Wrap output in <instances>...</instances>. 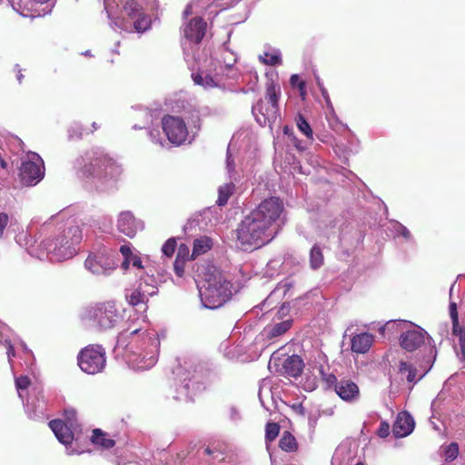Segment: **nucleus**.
<instances>
[{
    "label": "nucleus",
    "instance_id": "1",
    "mask_svg": "<svg viewBox=\"0 0 465 465\" xmlns=\"http://www.w3.org/2000/svg\"><path fill=\"white\" fill-rule=\"evenodd\" d=\"M165 332H158L145 325L132 320L120 331L116 338V348L123 350L128 358L131 367L137 371H146L158 361L161 339Z\"/></svg>",
    "mask_w": 465,
    "mask_h": 465
},
{
    "label": "nucleus",
    "instance_id": "2",
    "mask_svg": "<svg viewBox=\"0 0 465 465\" xmlns=\"http://www.w3.org/2000/svg\"><path fill=\"white\" fill-rule=\"evenodd\" d=\"M283 210L282 200L271 196L244 216L236 229V239L242 249H256L271 242L274 237L272 226Z\"/></svg>",
    "mask_w": 465,
    "mask_h": 465
},
{
    "label": "nucleus",
    "instance_id": "3",
    "mask_svg": "<svg viewBox=\"0 0 465 465\" xmlns=\"http://www.w3.org/2000/svg\"><path fill=\"white\" fill-rule=\"evenodd\" d=\"M123 168L104 152H94L79 170V176L98 187H113L121 180Z\"/></svg>",
    "mask_w": 465,
    "mask_h": 465
},
{
    "label": "nucleus",
    "instance_id": "4",
    "mask_svg": "<svg viewBox=\"0 0 465 465\" xmlns=\"http://www.w3.org/2000/svg\"><path fill=\"white\" fill-rule=\"evenodd\" d=\"M124 310L113 301L99 302L84 308L80 318L83 322L101 331L117 327L124 320Z\"/></svg>",
    "mask_w": 465,
    "mask_h": 465
},
{
    "label": "nucleus",
    "instance_id": "5",
    "mask_svg": "<svg viewBox=\"0 0 465 465\" xmlns=\"http://www.w3.org/2000/svg\"><path fill=\"white\" fill-rule=\"evenodd\" d=\"M63 416L64 419L49 421V428L56 439L65 446L68 455L83 453L84 450H77L72 446L73 441L77 439L81 431L76 411L74 408H65Z\"/></svg>",
    "mask_w": 465,
    "mask_h": 465
},
{
    "label": "nucleus",
    "instance_id": "6",
    "mask_svg": "<svg viewBox=\"0 0 465 465\" xmlns=\"http://www.w3.org/2000/svg\"><path fill=\"white\" fill-rule=\"evenodd\" d=\"M279 94L280 87L273 82H271L266 85L264 99H260L252 106V114L260 125L265 126L277 120Z\"/></svg>",
    "mask_w": 465,
    "mask_h": 465
},
{
    "label": "nucleus",
    "instance_id": "7",
    "mask_svg": "<svg viewBox=\"0 0 465 465\" xmlns=\"http://www.w3.org/2000/svg\"><path fill=\"white\" fill-rule=\"evenodd\" d=\"M106 364L105 351L101 345L91 344L81 350L78 365L87 374L101 372Z\"/></svg>",
    "mask_w": 465,
    "mask_h": 465
},
{
    "label": "nucleus",
    "instance_id": "8",
    "mask_svg": "<svg viewBox=\"0 0 465 465\" xmlns=\"http://www.w3.org/2000/svg\"><path fill=\"white\" fill-rule=\"evenodd\" d=\"M82 239V232L78 226H71L64 230L63 233L57 236L50 247L53 246V252L58 259H68L75 253V245H77Z\"/></svg>",
    "mask_w": 465,
    "mask_h": 465
},
{
    "label": "nucleus",
    "instance_id": "9",
    "mask_svg": "<svg viewBox=\"0 0 465 465\" xmlns=\"http://www.w3.org/2000/svg\"><path fill=\"white\" fill-rule=\"evenodd\" d=\"M162 128L168 141L174 145H182L188 139L187 125L179 116L164 115L162 118Z\"/></svg>",
    "mask_w": 465,
    "mask_h": 465
},
{
    "label": "nucleus",
    "instance_id": "10",
    "mask_svg": "<svg viewBox=\"0 0 465 465\" xmlns=\"http://www.w3.org/2000/svg\"><path fill=\"white\" fill-rule=\"evenodd\" d=\"M18 175L23 185L37 184L45 176L44 161L37 153H34L32 160L22 163Z\"/></svg>",
    "mask_w": 465,
    "mask_h": 465
},
{
    "label": "nucleus",
    "instance_id": "11",
    "mask_svg": "<svg viewBox=\"0 0 465 465\" xmlns=\"http://www.w3.org/2000/svg\"><path fill=\"white\" fill-rule=\"evenodd\" d=\"M199 291H230L232 283L215 267L208 266L196 280Z\"/></svg>",
    "mask_w": 465,
    "mask_h": 465
},
{
    "label": "nucleus",
    "instance_id": "12",
    "mask_svg": "<svg viewBox=\"0 0 465 465\" xmlns=\"http://www.w3.org/2000/svg\"><path fill=\"white\" fill-rule=\"evenodd\" d=\"M124 14L134 20V28L137 33H143L151 27V18L135 0H126L123 5Z\"/></svg>",
    "mask_w": 465,
    "mask_h": 465
},
{
    "label": "nucleus",
    "instance_id": "13",
    "mask_svg": "<svg viewBox=\"0 0 465 465\" xmlns=\"http://www.w3.org/2000/svg\"><path fill=\"white\" fill-rule=\"evenodd\" d=\"M428 333L420 326L411 322L400 336V344L407 351H413L425 344Z\"/></svg>",
    "mask_w": 465,
    "mask_h": 465
},
{
    "label": "nucleus",
    "instance_id": "14",
    "mask_svg": "<svg viewBox=\"0 0 465 465\" xmlns=\"http://www.w3.org/2000/svg\"><path fill=\"white\" fill-rule=\"evenodd\" d=\"M85 268L94 274H109L114 266L112 261L103 253H91L84 262Z\"/></svg>",
    "mask_w": 465,
    "mask_h": 465
},
{
    "label": "nucleus",
    "instance_id": "15",
    "mask_svg": "<svg viewBox=\"0 0 465 465\" xmlns=\"http://www.w3.org/2000/svg\"><path fill=\"white\" fill-rule=\"evenodd\" d=\"M125 300L130 306L139 314L136 322L148 325L146 312L148 310V298L144 292H130L125 295Z\"/></svg>",
    "mask_w": 465,
    "mask_h": 465
},
{
    "label": "nucleus",
    "instance_id": "16",
    "mask_svg": "<svg viewBox=\"0 0 465 465\" xmlns=\"http://www.w3.org/2000/svg\"><path fill=\"white\" fill-rule=\"evenodd\" d=\"M335 392L339 397L347 402H355L360 399V389L351 380L341 379L335 384Z\"/></svg>",
    "mask_w": 465,
    "mask_h": 465
},
{
    "label": "nucleus",
    "instance_id": "17",
    "mask_svg": "<svg viewBox=\"0 0 465 465\" xmlns=\"http://www.w3.org/2000/svg\"><path fill=\"white\" fill-rule=\"evenodd\" d=\"M206 23L201 17L192 18L183 29V35L191 42L199 44L206 32Z\"/></svg>",
    "mask_w": 465,
    "mask_h": 465
},
{
    "label": "nucleus",
    "instance_id": "18",
    "mask_svg": "<svg viewBox=\"0 0 465 465\" xmlns=\"http://www.w3.org/2000/svg\"><path fill=\"white\" fill-rule=\"evenodd\" d=\"M414 426L415 422L412 416L407 411H401L396 418L392 432L396 438H403L412 432Z\"/></svg>",
    "mask_w": 465,
    "mask_h": 465
},
{
    "label": "nucleus",
    "instance_id": "19",
    "mask_svg": "<svg viewBox=\"0 0 465 465\" xmlns=\"http://www.w3.org/2000/svg\"><path fill=\"white\" fill-rule=\"evenodd\" d=\"M202 306L215 310L222 307L232 298V292H199Z\"/></svg>",
    "mask_w": 465,
    "mask_h": 465
},
{
    "label": "nucleus",
    "instance_id": "20",
    "mask_svg": "<svg viewBox=\"0 0 465 465\" xmlns=\"http://www.w3.org/2000/svg\"><path fill=\"white\" fill-rule=\"evenodd\" d=\"M180 381L181 384L176 388V394L173 398L177 401H192L196 392L201 390V385L188 377L180 379Z\"/></svg>",
    "mask_w": 465,
    "mask_h": 465
},
{
    "label": "nucleus",
    "instance_id": "21",
    "mask_svg": "<svg viewBox=\"0 0 465 465\" xmlns=\"http://www.w3.org/2000/svg\"><path fill=\"white\" fill-rule=\"evenodd\" d=\"M138 226L139 223L131 212L126 211L120 213L117 221V228L120 232L133 238L137 232Z\"/></svg>",
    "mask_w": 465,
    "mask_h": 465
},
{
    "label": "nucleus",
    "instance_id": "22",
    "mask_svg": "<svg viewBox=\"0 0 465 465\" xmlns=\"http://www.w3.org/2000/svg\"><path fill=\"white\" fill-rule=\"evenodd\" d=\"M292 319L288 318L280 320L278 322L273 320L271 324H268L262 331V336L267 340H273L287 332L292 326Z\"/></svg>",
    "mask_w": 465,
    "mask_h": 465
},
{
    "label": "nucleus",
    "instance_id": "23",
    "mask_svg": "<svg viewBox=\"0 0 465 465\" xmlns=\"http://www.w3.org/2000/svg\"><path fill=\"white\" fill-rule=\"evenodd\" d=\"M450 316L452 322V332L459 337L461 359L465 361V329L459 325L457 303L452 301L450 302Z\"/></svg>",
    "mask_w": 465,
    "mask_h": 465
},
{
    "label": "nucleus",
    "instance_id": "24",
    "mask_svg": "<svg viewBox=\"0 0 465 465\" xmlns=\"http://www.w3.org/2000/svg\"><path fill=\"white\" fill-rule=\"evenodd\" d=\"M374 336L369 332L354 335L351 341V348L353 352L366 353L371 347Z\"/></svg>",
    "mask_w": 465,
    "mask_h": 465
},
{
    "label": "nucleus",
    "instance_id": "25",
    "mask_svg": "<svg viewBox=\"0 0 465 465\" xmlns=\"http://www.w3.org/2000/svg\"><path fill=\"white\" fill-rule=\"evenodd\" d=\"M411 327V322L403 320H391L378 328L380 334L386 335L401 334L407 327Z\"/></svg>",
    "mask_w": 465,
    "mask_h": 465
},
{
    "label": "nucleus",
    "instance_id": "26",
    "mask_svg": "<svg viewBox=\"0 0 465 465\" xmlns=\"http://www.w3.org/2000/svg\"><path fill=\"white\" fill-rule=\"evenodd\" d=\"M303 361L298 355H292L286 358L282 364L281 372L290 377L296 378L299 376L303 369Z\"/></svg>",
    "mask_w": 465,
    "mask_h": 465
},
{
    "label": "nucleus",
    "instance_id": "27",
    "mask_svg": "<svg viewBox=\"0 0 465 465\" xmlns=\"http://www.w3.org/2000/svg\"><path fill=\"white\" fill-rule=\"evenodd\" d=\"M25 408L30 419L40 420L44 419L45 417V413L46 411V403L43 398L37 399V403H35L34 400H27Z\"/></svg>",
    "mask_w": 465,
    "mask_h": 465
},
{
    "label": "nucleus",
    "instance_id": "28",
    "mask_svg": "<svg viewBox=\"0 0 465 465\" xmlns=\"http://www.w3.org/2000/svg\"><path fill=\"white\" fill-rule=\"evenodd\" d=\"M212 246L213 241L211 238L207 236H203L201 238L195 239L193 241V247L191 258L195 259L196 257L206 253L208 251L212 249Z\"/></svg>",
    "mask_w": 465,
    "mask_h": 465
},
{
    "label": "nucleus",
    "instance_id": "29",
    "mask_svg": "<svg viewBox=\"0 0 465 465\" xmlns=\"http://www.w3.org/2000/svg\"><path fill=\"white\" fill-rule=\"evenodd\" d=\"M234 188L235 186L232 182L221 185L218 189V199L216 201L217 205H225L229 198L232 195Z\"/></svg>",
    "mask_w": 465,
    "mask_h": 465
},
{
    "label": "nucleus",
    "instance_id": "30",
    "mask_svg": "<svg viewBox=\"0 0 465 465\" xmlns=\"http://www.w3.org/2000/svg\"><path fill=\"white\" fill-rule=\"evenodd\" d=\"M279 446L282 450L287 452L295 451L298 448L295 438L287 430L283 431L280 439Z\"/></svg>",
    "mask_w": 465,
    "mask_h": 465
},
{
    "label": "nucleus",
    "instance_id": "31",
    "mask_svg": "<svg viewBox=\"0 0 465 465\" xmlns=\"http://www.w3.org/2000/svg\"><path fill=\"white\" fill-rule=\"evenodd\" d=\"M91 440L94 444L102 446L104 449H110L114 446V440L105 437V434L99 429L93 430Z\"/></svg>",
    "mask_w": 465,
    "mask_h": 465
},
{
    "label": "nucleus",
    "instance_id": "32",
    "mask_svg": "<svg viewBox=\"0 0 465 465\" xmlns=\"http://www.w3.org/2000/svg\"><path fill=\"white\" fill-rule=\"evenodd\" d=\"M323 254L321 248L314 245L310 252V262L313 269H318L323 264Z\"/></svg>",
    "mask_w": 465,
    "mask_h": 465
},
{
    "label": "nucleus",
    "instance_id": "33",
    "mask_svg": "<svg viewBox=\"0 0 465 465\" xmlns=\"http://www.w3.org/2000/svg\"><path fill=\"white\" fill-rule=\"evenodd\" d=\"M296 125L299 131L303 134L308 139H312L313 132L311 128L310 124L307 122L305 117L299 114L296 117Z\"/></svg>",
    "mask_w": 465,
    "mask_h": 465
},
{
    "label": "nucleus",
    "instance_id": "34",
    "mask_svg": "<svg viewBox=\"0 0 465 465\" xmlns=\"http://www.w3.org/2000/svg\"><path fill=\"white\" fill-rule=\"evenodd\" d=\"M280 432V426L275 422H268L265 428V440L267 444V450H269V444L272 442Z\"/></svg>",
    "mask_w": 465,
    "mask_h": 465
},
{
    "label": "nucleus",
    "instance_id": "35",
    "mask_svg": "<svg viewBox=\"0 0 465 465\" xmlns=\"http://www.w3.org/2000/svg\"><path fill=\"white\" fill-rule=\"evenodd\" d=\"M459 445L456 442L445 446L442 450V456L447 462L454 460L459 455Z\"/></svg>",
    "mask_w": 465,
    "mask_h": 465
},
{
    "label": "nucleus",
    "instance_id": "36",
    "mask_svg": "<svg viewBox=\"0 0 465 465\" xmlns=\"http://www.w3.org/2000/svg\"><path fill=\"white\" fill-rule=\"evenodd\" d=\"M400 372L401 374H407V381L409 382H416L419 379L416 378L417 371L416 369L409 364L408 362L401 361L400 363Z\"/></svg>",
    "mask_w": 465,
    "mask_h": 465
},
{
    "label": "nucleus",
    "instance_id": "37",
    "mask_svg": "<svg viewBox=\"0 0 465 465\" xmlns=\"http://www.w3.org/2000/svg\"><path fill=\"white\" fill-rule=\"evenodd\" d=\"M302 386L306 391H312L318 386V380L314 374L306 373L302 380Z\"/></svg>",
    "mask_w": 465,
    "mask_h": 465
},
{
    "label": "nucleus",
    "instance_id": "38",
    "mask_svg": "<svg viewBox=\"0 0 465 465\" xmlns=\"http://www.w3.org/2000/svg\"><path fill=\"white\" fill-rule=\"evenodd\" d=\"M30 385V380L27 376L22 375L15 378V387L20 399L24 400V391H26Z\"/></svg>",
    "mask_w": 465,
    "mask_h": 465
},
{
    "label": "nucleus",
    "instance_id": "39",
    "mask_svg": "<svg viewBox=\"0 0 465 465\" xmlns=\"http://www.w3.org/2000/svg\"><path fill=\"white\" fill-rule=\"evenodd\" d=\"M271 382L270 381L263 380L260 385L259 389V399L261 401V404L267 409L264 402V397H271L272 396V391H271Z\"/></svg>",
    "mask_w": 465,
    "mask_h": 465
},
{
    "label": "nucleus",
    "instance_id": "40",
    "mask_svg": "<svg viewBox=\"0 0 465 465\" xmlns=\"http://www.w3.org/2000/svg\"><path fill=\"white\" fill-rule=\"evenodd\" d=\"M259 60L266 65H276L282 63V58L278 54L264 53L263 55L259 56Z\"/></svg>",
    "mask_w": 465,
    "mask_h": 465
},
{
    "label": "nucleus",
    "instance_id": "41",
    "mask_svg": "<svg viewBox=\"0 0 465 465\" xmlns=\"http://www.w3.org/2000/svg\"><path fill=\"white\" fill-rule=\"evenodd\" d=\"M176 246H177V243H176V241L174 238H170L168 239L164 244L163 245L162 247V251L167 256V257H172L173 254L175 252V249H176Z\"/></svg>",
    "mask_w": 465,
    "mask_h": 465
},
{
    "label": "nucleus",
    "instance_id": "42",
    "mask_svg": "<svg viewBox=\"0 0 465 465\" xmlns=\"http://www.w3.org/2000/svg\"><path fill=\"white\" fill-rule=\"evenodd\" d=\"M176 258H177V260L184 261V262L193 260L190 255V249L186 244H184V243L180 244V246L178 247Z\"/></svg>",
    "mask_w": 465,
    "mask_h": 465
},
{
    "label": "nucleus",
    "instance_id": "43",
    "mask_svg": "<svg viewBox=\"0 0 465 465\" xmlns=\"http://www.w3.org/2000/svg\"><path fill=\"white\" fill-rule=\"evenodd\" d=\"M208 455L212 456L214 463L216 460L218 462L223 461L225 458L224 453L221 450H212L210 447L206 448L204 450Z\"/></svg>",
    "mask_w": 465,
    "mask_h": 465
},
{
    "label": "nucleus",
    "instance_id": "44",
    "mask_svg": "<svg viewBox=\"0 0 465 465\" xmlns=\"http://www.w3.org/2000/svg\"><path fill=\"white\" fill-rule=\"evenodd\" d=\"M294 281L292 278H286L281 282H279L277 286L278 291H290L291 289L294 288Z\"/></svg>",
    "mask_w": 465,
    "mask_h": 465
},
{
    "label": "nucleus",
    "instance_id": "45",
    "mask_svg": "<svg viewBox=\"0 0 465 465\" xmlns=\"http://www.w3.org/2000/svg\"><path fill=\"white\" fill-rule=\"evenodd\" d=\"M290 83L292 86L298 87L301 92L305 90V83L300 78L298 74H292L291 76Z\"/></svg>",
    "mask_w": 465,
    "mask_h": 465
},
{
    "label": "nucleus",
    "instance_id": "46",
    "mask_svg": "<svg viewBox=\"0 0 465 465\" xmlns=\"http://www.w3.org/2000/svg\"><path fill=\"white\" fill-rule=\"evenodd\" d=\"M317 84H318V86L322 93V95L326 103L327 107L330 108L331 110V112L333 113L332 104L331 102V99H330V96H329V94H328L326 88L322 85V84L320 83V81H318Z\"/></svg>",
    "mask_w": 465,
    "mask_h": 465
},
{
    "label": "nucleus",
    "instance_id": "47",
    "mask_svg": "<svg viewBox=\"0 0 465 465\" xmlns=\"http://www.w3.org/2000/svg\"><path fill=\"white\" fill-rule=\"evenodd\" d=\"M290 303L289 302H283L280 309L278 310V312L276 314V319L278 321L282 320L283 317L287 316L290 312Z\"/></svg>",
    "mask_w": 465,
    "mask_h": 465
},
{
    "label": "nucleus",
    "instance_id": "48",
    "mask_svg": "<svg viewBox=\"0 0 465 465\" xmlns=\"http://www.w3.org/2000/svg\"><path fill=\"white\" fill-rule=\"evenodd\" d=\"M377 434L381 438H386L387 436H389V434H390V424L387 421H384V420L381 421L380 426H379Z\"/></svg>",
    "mask_w": 465,
    "mask_h": 465
},
{
    "label": "nucleus",
    "instance_id": "49",
    "mask_svg": "<svg viewBox=\"0 0 465 465\" xmlns=\"http://www.w3.org/2000/svg\"><path fill=\"white\" fill-rule=\"evenodd\" d=\"M228 417L232 421L237 422L241 420V412L235 406H231L229 408Z\"/></svg>",
    "mask_w": 465,
    "mask_h": 465
},
{
    "label": "nucleus",
    "instance_id": "50",
    "mask_svg": "<svg viewBox=\"0 0 465 465\" xmlns=\"http://www.w3.org/2000/svg\"><path fill=\"white\" fill-rule=\"evenodd\" d=\"M185 262L184 261H180V260H177V258L175 259L174 262H173V269H174V272L175 273L179 276V277H182L183 272H184V266H185Z\"/></svg>",
    "mask_w": 465,
    "mask_h": 465
},
{
    "label": "nucleus",
    "instance_id": "51",
    "mask_svg": "<svg viewBox=\"0 0 465 465\" xmlns=\"http://www.w3.org/2000/svg\"><path fill=\"white\" fill-rule=\"evenodd\" d=\"M4 344L6 347V350H7L6 353H7L8 361L11 363L12 358L15 356V351L14 349V346L7 338L5 339Z\"/></svg>",
    "mask_w": 465,
    "mask_h": 465
},
{
    "label": "nucleus",
    "instance_id": "52",
    "mask_svg": "<svg viewBox=\"0 0 465 465\" xmlns=\"http://www.w3.org/2000/svg\"><path fill=\"white\" fill-rule=\"evenodd\" d=\"M8 215L5 213H0V238L4 236V231L8 223Z\"/></svg>",
    "mask_w": 465,
    "mask_h": 465
},
{
    "label": "nucleus",
    "instance_id": "53",
    "mask_svg": "<svg viewBox=\"0 0 465 465\" xmlns=\"http://www.w3.org/2000/svg\"><path fill=\"white\" fill-rule=\"evenodd\" d=\"M319 371H320V373L322 375V380H324L328 384H333L334 382H336L335 375H333V374H325L322 367H321Z\"/></svg>",
    "mask_w": 465,
    "mask_h": 465
},
{
    "label": "nucleus",
    "instance_id": "54",
    "mask_svg": "<svg viewBox=\"0 0 465 465\" xmlns=\"http://www.w3.org/2000/svg\"><path fill=\"white\" fill-rule=\"evenodd\" d=\"M120 252L124 259H130L133 257L131 247L127 244H124L120 247Z\"/></svg>",
    "mask_w": 465,
    "mask_h": 465
},
{
    "label": "nucleus",
    "instance_id": "55",
    "mask_svg": "<svg viewBox=\"0 0 465 465\" xmlns=\"http://www.w3.org/2000/svg\"><path fill=\"white\" fill-rule=\"evenodd\" d=\"M9 328L3 322H0V342L5 337H7V332L9 331Z\"/></svg>",
    "mask_w": 465,
    "mask_h": 465
},
{
    "label": "nucleus",
    "instance_id": "56",
    "mask_svg": "<svg viewBox=\"0 0 465 465\" xmlns=\"http://www.w3.org/2000/svg\"><path fill=\"white\" fill-rule=\"evenodd\" d=\"M399 232L402 237H404L407 240L411 239V232L405 226L401 225L399 230Z\"/></svg>",
    "mask_w": 465,
    "mask_h": 465
},
{
    "label": "nucleus",
    "instance_id": "57",
    "mask_svg": "<svg viewBox=\"0 0 465 465\" xmlns=\"http://www.w3.org/2000/svg\"><path fill=\"white\" fill-rule=\"evenodd\" d=\"M131 260V262L133 263V265L134 267H137L139 269H141L143 266H142V261H141V258L138 257V256H135V255H133L132 258H130Z\"/></svg>",
    "mask_w": 465,
    "mask_h": 465
},
{
    "label": "nucleus",
    "instance_id": "58",
    "mask_svg": "<svg viewBox=\"0 0 465 465\" xmlns=\"http://www.w3.org/2000/svg\"><path fill=\"white\" fill-rule=\"evenodd\" d=\"M329 122L332 129H335L340 124L339 121L337 119H334V117H332V120L329 119Z\"/></svg>",
    "mask_w": 465,
    "mask_h": 465
},
{
    "label": "nucleus",
    "instance_id": "59",
    "mask_svg": "<svg viewBox=\"0 0 465 465\" xmlns=\"http://www.w3.org/2000/svg\"><path fill=\"white\" fill-rule=\"evenodd\" d=\"M131 263V260L130 259H124L122 262V267L123 269L126 270L129 268V265Z\"/></svg>",
    "mask_w": 465,
    "mask_h": 465
},
{
    "label": "nucleus",
    "instance_id": "60",
    "mask_svg": "<svg viewBox=\"0 0 465 465\" xmlns=\"http://www.w3.org/2000/svg\"><path fill=\"white\" fill-rule=\"evenodd\" d=\"M193 80L198 84H203V78L200 74L193 75Z\"/></svg>",
    "mask_w": 465,
    "mask_h": 465
},
{
    "label": "nucleus",
    "instance_id": "61",
    "mask_svg": "<svg viewBox=\"0 0 465 465\" xmlns=\"http://www.w3.org/2000/svg\"><path fill=\"white\" fill-rule=\"evenodd\" d=\"M20 346L21 348L23 349V351L25 353H27V354H31V351L28 350L27 346L25 345V343H24L23 341L20 342Z\"/></svg>",
    "mask_w": 465,
    "mask_h": 465
},
{
    "label": "nucleus",
    "instance_id": "62",
    "mask_svg": "<svg viewBox=\"0 0 465 465\" xmlns=\"http://www.w3.org/2000/svg\"><path fill=\"white\" fill-rule=\"evenodd\" d=\"M274 364L275 366H277L278 364L276 363V359L272 356V358L270 359V361H269V369H272V365Z\"/></svg>",
    "mask_w": 465,
    "mask_h": 465
},
{
    "label": "nucleus",
    "instance_id": "63",
    "mask_svg": "<svg viewBox=\"0 0 465 465\" xmlns=\"http://www.w3.org/2000/svg\"><path fill=\"white\" fill-rule=\"evenodd\" d=\"M269 298L268 297L262 304V309H265V310H270L269 307L267 306V303L269 302Z\"/></svg>",
    "mask_w": 465,
    "mask_h": 465
},
{
    "label": "nucleus",
    "instance_id": "64",
    "mask_svg": "<svg viewBox=\"0 0 465 465\" xmlns=\"http://www.w3.org/2000/svg\"><path fill=\"white\" fill-rule=\"evenodd\" d=\"M338 460H339V453L336 452L335 455L332 458V465H335L336 462L338 461Z\"/></svg>",
    "mask_w": 465,
    "mask_h": 465
}]
</instances>
